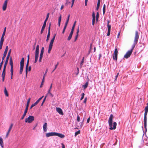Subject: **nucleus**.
<instances>
[{
  "label": "nucleus",
  "instance_id": "69168bd1",
  "mask_svg": "<svg viewBox=\"0 0 148 148\" xmlns=\"http://www.w3.org/2000/svg\"><path fill=\"white\" fill-rule=\"evenodd\" d=\"M58 63H59L58 62V63H57V64L55 66V68H54V70H55L56 69V68H57V67L58 66Z\"/></svg>",
  "mask_w": 148,
  "mask_h": 148
},
{
  "label": "nucleus",
  "instance_id": "c756f323",
  "mask_svg": "<svg viewBox=\"0 0 148 148\" xmlns=\"http://www.w3.org/2000/svg\"><path fill=\"white\" fill-rule=\"evenodd\" d=\"M4 93L5 96L7 97L8 96V92L5 87L4 88Z\"/></svg>",
  "mask_w": 148,
  "mask_h": 148
},
{
  "label": "nucleus",
  "instance_id": "6ab92c4d",
  "mask_svg": "<svg viewBox=\"0 0 148 148\" xmlns=\"http://www.w3.org/2000/svg\"><path fill=\"white\" fill-rule=\"evenodd\" d=\"M11 51V49H10L9 50V51L8 52V55L7 56V57H6V61H5V62H8V60H9V58L10 57V55Z\"/></svg>",
  "mask_w": 148,
  "mask_h": 148
},
{
  "label": "nucleus",
  "instance_id": "b1692460",
  "mask_svg": "<svg viewBox=\"0 0 148 148\" xmlns=\"http://www.w3.org/2000/svg\"><path fill=\"white\" fill-rule=\"evenodd\" d=\"M61 15H60V17H59L58 20V24L59 27L60 26V22L61 20Z\"/></svg>",
  "mask_w": 148,
  "mask_h": 148
},
{
  "label": "nucleus",
  "instance_id": "a18cd8bd",
  "mask_svg": "<svg viewBox=\"0 0 148 148\" xmlns=\"http://www.w3.org/2000/svg\"><path fill=\"white\" fill-rule=\"evenodd\" d=\"M92 19H95V14L94 12L92 14Z\"/></svg>",
  "mask_w": 148,
  "mask_h": 148
},
{
  "label": "nucleus",
  "instance_id": "c03bdc74",
  "mask_svg": "<svg viewBox=\"0 0 148 148\" xmlns=\"http://www.w3.org/2000/svg\"><path fill=\"white\" fill-rule=\"evenodd\" d=\"M99 17V13L98 12H97V14H96V20H97V21L98 20V19Z\"/></svg>",
  "mask_w": 148,
  "mask_h": 148
},
{
  "label": "nucleus",
  "instance_id": "f704fd0d",
  "mask_svg": "<svg viewBox=\"0 0 148 148\" xmlns=\"http://www.w3.org/2000/svg\"><path fill=\"white\" fill-rule=\"evenodd\" d=\"M70 16V15L69 14V15L65 24H68L69 21Z\"/></svg>",
  "mask_w": 148,
  "mask_h": 148
},
{
  "label": "nucleus",
  "instance_id": "4be33fe9",
  "mask_svg": "<svg viewBox=\"0 0 148 148\" xmlns=\"http://www.w3.org/2000/svg\"><path fill=\"white\" fill-rule=\"evenodd\" d=\"M30 98H29L27 100V105L25 108L26 109L28 110L29 106L30 103Z\"/></svg>",
  "mask_w": 148,
  "mask_h": 148
},
{
  "label": "nucleus",
  "instance_id": "7c9ffc66",
  "mask_svg": "<svg viewBox=\"0 0 148 148\" xmlns=\"http://www.w3.org/2000/svg\"><path fill=\"white\" fill-rule=\"evenodd\" d=\"M105 9H106V5L105 4L103 5V14L104 15L105 12Z\"/></svg>",
  "mask_w": 148,
  "mask_h": 148
},
{
  "label": "nucleus",
  "instance_id": "ddd939ff",
  "mask_svg": "<svg viewBox=\"0 0 148 148\" xmlns=\"http://www.w3.org/2000/svg\"><path fill=\"white\" fill-rule=\"evenodd\" d=\"M56 111L60 114L63 115V113L62 110L60 108H56Z\"/></svg>",
  "mask_w": 148,
  "mask_h": 148
},
{
  "label": "nucleus",
  "instance_id": "bf43d9fd",
  "mask_svg": "<svg viewBox=\"0 0 148 148\" xmlns=\"http://www.w3.org/2000/svg\"><path fill=\"white\" fill-rule=\"evenodd\" d=\"M67 25V24H65V25L64 26V29H63L64 30H65V29H66V27Z\"/></svg>",
  "mask_w": 148,
  "mask_h": 148
},
{
  "label": "nucleus",
  "instance_id": "603ef678",
  "mask_svg": "<svg viewBox=\"0 0 148 148\" xmlns=\"http://www.w3.org/2000/svg\"><path fill=\"white\" fill-rule=\"evenodd\" d=\"M87 100V98L85 97L84 99V103H86V102Z\"/></svg>",
  "mask_w": 148,
  "mask_h": 148
},
{
  "label": "nucleus",
  "instance_id": "864d4df0",
  "mask_svg": "<svg viewBox=\"0 0 148 148\" xmlns=\"http://www.w3.org/2000/svg\"><path fill=\"white\" fill-rule=\"evenodd\" d=\"M10 133L8 132H7V133H6V136H5V137L6 138H8V135Z\"/></svg>",
  "mask_w": 148,
  "mask_h": 148
},
{
  "label": "nucleus",
  "instance_id": "774afa93",
  "mask_svg": "<svg viewBox=\"0 0 148 148\" xmlns=\"http://www.w3.org/2000/svg\"><path fill=\"white\" fill-rule=\"evenodd\" d=\"M61 145H62V148H65V146H64V145L63 143H62Z\"/></svg>",
  "mask_w": 148,
  "mask_h": 148
},
{
  "label": "nucleus",
  "instance_id": "5701e85b",
  "mask_svg": "<svg viewBox=\"0 0 148 148\" xmlns=\"http://www.w3.org/2000/svg\"><path fill=\"white\" fill-rule=\"evenodd\" d=\"M73 34V33L71 32H70V34L68 38H67V40H70L71 39Z\"/></svg>",
  "mask_w": 148,
  "mask_h": 148
},
{
  "label": "nucleus",
  "instance_id": "f03ea898",
  "mask_svg": "<svg viewBox=\"0 0 148 148\" xmlns=\"http://www.w3.org/2000/svg\"><path fill=\"white\" fill-rule=\"evenodd\" d=\"M139 33L137 31H136L135 32V34L134 37V43L132 46V47L131 49V50L133 51L134 49L135 45L137 44L138 41L139 39Z\"/></svg>",
  "mask_w": 148,
  "mask_h": 148
},
{
  "label": "nucleus",
  "instance_id": "0e129e2a",
  "mask_svg": "<svg viewBox=\"0 0 148 148\" xmlns=\"http://www.w3.org/2000/svg\"><path fill=\"white\" fill-rule=\"evenodd\" d=\"M110 31H108V32L107 33V36H109L110 35Z\"/></svg>",
  "mask_w": 148,
  "mask_h": 148
},
{
  "label": "nucleus",
  "instance_id": "09e8293b",
  "mask_svg": "<svg viewBox=\"0 0 148 148\" xmlns=\"http://www.w3.org/2000/svg\"><path fill=\"white\" fill-rule=\"evenodd\" d=\"M28 67H26V76L27 75L28 70Z\"/></svg>",
  "mask_w": 148,
  "mask_h": 148
},
{
  "label": "nucleus",
  "instance_id": "052dcab7",
  "mask_svg": "<svg viewBox=\"0 0 148 148\" xmlns=\"http://www.w3.org/2000/svg\"><path fill=\"white\" fill-rule=\"evenodd\" d=\"M77 121L79 122L80 121V117H79V116H77Z\"/></svg>",
  "mask_w": 148,
  "mask_h": 148
},
{
  "label": "nucleus",
  "instance_id": "0eeeda50",
  "mask_svg": "<svg viewBox=\"0 0 148 148\" xmlns=\"http://www.w3.org/2000/svg\"><path fill=\"white\" fill-rule=\"evenodd\" d=\"M118 50L117 48H115L114 51V54L113 55V58L114 60H117V58Z\"/></svg>",
  "mask_w": 148,
  "mask_h": 148
},
{
  "label": "nucleus",
  "instance_id": "37998d69",
  "mask_svg": "<svg viewBox=\"0 0 148 148\" xmlns=\"http://www.w3.org/2000/svg\"><path fill=\"white\" fill-rule=\"evenodd\" d=\"M47 96V95L43 99V101L42 103H41V106H42L43 105L44 103V102L45 101V100H46V98Z\"/></svg>",
  "mask_w": 148,
  "mask_h": 148
},
{
  "label": "nucleus",
  "instance_id": "1a4fd4ad",
  "mask_svg": "<svg viewBox=\"0 0 148 148\" xmlns=\"http://www.w3.org/2000/svg\"><path fill=\"white\" fill-rule=\"evenodd\" d=\"M10 64L11 66L10 72L12 73L13 72V62L11 57L10 58Z\"/></svg>",
  "mask_w": 148,
  "mask_h": 148
},
{
  "label": "nucleus",
  "instance_id": "f257e3e1",
  "mask_svg": "<svg viewBox=\"0 0 148 148\" xmlns=\"http://www.w3.org/2000/svg\"><path fill=\"white\" fill-rule=\"evenodd\" d=\"M113 119V116L112 114H111L108 119V124L110 127L109 129L111 130H115L116 128L117 125L116 122H114L112 124V119Z\"/></svg>",
  "mask_w": 148,
  "mask_h": 148
},
{
  "label": "nucleus",
  "instance_id": "c85d7f7f",
  "mask_svg": "<svg viewBox=\"0 0 148 148\" xmlns=\"http://www.w3.org/2000/svg\"><path fill=\"white\" fill-rule=\"evenodd\" d=\"M24 58H23L21 59V60L20 62V65H22V66H24Z\"/></svg>",
  "mask_w": 148,
  "mask_h": 148
},
{
  "label": "nucleus",
  "instance_id": "2f4dec72",
  "mask_svg": "<svg viewBox=\"0 0 148 148\" xmlns=\"http://www.w3.org/2000/svg\"><path fill=\"white\" fill-rule=\"evenodd\" d=\"M4 37V36H1V40H0V43L3 44V42L4 40V38H3Z\"/></svg>",
  "mask_w": 148,
  "mask_h": 148
},
{
  "label": "nucleus",
  "instance_id": "4d7b16f0",
  "mask_svg": "<svg viewBox=\"0 0 148 148\" xmlns=\"http://www.w3.org/2000/svg\"><path fill=\"white\" fill-rule=\"evenodd\" d=\"M78 35H76L75 38V41H76L77 40V38L78 37Z\"/></svg>",
  "mask_w": 148,
  "mask_h": 148
},
{
  "label": "nucleus",
  "instance_id": "e2e57ef3",
  "mask_svg": "<svg viewBox=\"0 0 148 148\" xmlns=\"http://www.w3.org/2000/svg\"><path fill=\"white\" fill-rule=\"evenodd\" d=\"M29 61H27V63L26 65V67H28Z\"/></svg>",
  "mask_w": 148,
  "mask_h": 148
},
{
  "label": "nucleus",
  "instance_id": "a211bd4d",
  "mask_svg": "<svg viewBox=\"0 0 148 148\" xmlns=\"http://www.w3.org/2000/svg\"><path fill=\"white\" fill-rule=\"evenodd\" d=\"M43 131L44 132H46L47 130V123H45L43 126Z\"/></svg>",
  "mask_w": 148,
  "mask_h": 148
},
{
  "label": "nucleus",
  "instance_id": "338daca9",
  "mask_svg": "<svg viewBox=\"0 0 148 148\" xmlns=\"http://www.w3.org/2000/svg\"><path fill=\"white\" fill-rule=\"evenodd\" d=\"M3 44L0 43V49H1L2 48Z\"/></svg>",
  "mask_w": 148,
  "mask_h": 148
},
{
  "label": "nucleus",
  "instance_id": "ea45409f",
  "mask_svg": "<svg viewBox=\"0 0 148 148\" xmlns=\"http://www.w3.org/2000/svg\"><path fill=\"white\" fill-rule=\"evenodd\" d=\"M107 27L108 28V31H110L111 28V26L110 25H107Z\"/></svg>",
  "mask_w": 148,
  "mask_h": 148
},
{
  "label": "nucleus",
  "instance_id": "f8f14e48",
  "mask_svg": "<svg viewBox=\"0 0 148 148\" xmlns=\"http://www.w3.org/2000/svg\"><path fill=\"white\" fill-rule=\"evenodd\" d=\"M8 0H6L4 1V3H3V5L2 8L3 10V11H5L6 10L7 6V3Z\"/></svg>",
  "mask_w": 148,
  "mask_h": 148
},
{
  "label": "nucleus",
  "instance_id": "4c0bfd02",
  "mask_svg": "<svg viewBox=\"0 0 148 148\" xmlns=\"http://www.w3.org/2000/svg\"><path fill=\"white\" fill-rule=\"evenodd\" d=\"M80 130H79V131H77V132H76L75 133V136H76L77 135L79 134L80 133Z\"/></svg>",
  "mask_w": 148,
  "mask_h": 148
},
{
  "label": "nucleus",
  "instance_id": "a878e982",
  "mask_svg": "<svg viewBox=\"0 0 148 148\" xmlns=\"http://www.w3.org/2000/svg\"><path fill=\"white\" fill-rule=\"evenodd\" d=\"M88 82H86L84 85H83L82 87L84 88V89L88 87Z\"/></svg>",
  "mask_w": 148,
  "mask_h": 148
},
{
  "label": "nucleus",
  "instance_id": "2eb2a0df",
  "mask_svg": "<svg viewBox=\"0 0 148 148\" xmlns=\"http://www.w3.org/2000/svg\"><path fill=\"white\" fill-rule=\"evenodd\" d=\"M55 132H51L47 133L46 134V136L47 137L52 136H55Z\"/></svg>",
  "mask_w": 148,
  "mask_h": 148
},
{
  "label": "nucleus",
  "instance_id": "79ce46f5",
  "mask_svg": "<svg viewBox=\"0 0 148 148\" xmlns=\"http://www.w3.org/2000/svg\"><path fill=\"white\" fill-rule=\"evenodd\" d=\"M5 71H3H3L2 74V77H5Z\"/></svg>",
  "mask_w": 148,
  "mask_h": 148
},
{
  "label": "nucleus",
  "instance_id": "412c9836",
  "mask_svg": "<svg viewBox=\"0 0 148 148\" xmlns=\"http://www.w3.org/2000/svg\"><path fill=\"white\" fill-rule=\"evenodd\" d=\"M0 145L2 148H3L4 147V144L3 140V138L0 137Z\"/></svg>",
  "mask_w": 148,
  "mask_h": 148
},
{
  "label": "nucleus",
  "instance_id": "58836bf2",
  "mask_svg": "<svg viewBox=\"0 0 148 148\" xmlns=\"http://www.w3.org/2000/svg\"><path fill=\"white\" fill-rule=\"evenodd\" d=\"M85 95L84 94V93H83L81 95V97L80 98V100H82L84 98V96Z\"/></svg>",
  "mask_w": 148,
  "mask_h": 148
},
{
  "label": "nucleus",
  "instance_id": "680f3d73",
  "mask_svg": "<svg viewBox=\"0 0 148 148\" xmlns=\"http://www.w3.org/2000/svg\"><path fill=\"white\" fill-rule=\"evenodd\" d=\"M119 73H117V74L115 76V80H116V79H117V78L118 77V76H119Z\"/></svg>",
  "mask_w": 148,
  "mask_h": 148
},
{
  "label": "nucleus",
  "instance_id": "72a5a7b5",
  "mask_svg": "<svg viewBox=\"0 0 148 148\" xmlns=\"http://www.w3.org/2000/svg\"><path fill=\"white\" fill-rule=\"evenodd\" d=\"M44 47H42V49H41V52H40V54H41V55H43V53H44Z\"/></svg>",
  "mask_w": 148,
  "mask_h": 148
},
{
  "label": "nucleus",
  "instance_id": "6e6d98bb",
  "mask_svg": "<svg viewBox=\"0 0 148 148\" xmlns=\"http://www.w3.org/2000/svg\"><path fill=\"white\" fill-rule=\"evenodd\" d=\"M13 126V124L12 123H11V124L10 126V127L9 129H12V128Z\"/></svg>",
  "mask_w": 148,
  "mask_h": 148
},
{
  "label": "nucleus",
  "instance_id": "393cba45",
  "mask_svg": "<svg viewBox=\"0 0 148 148\" xmlns=\"http://www.w3.org/2000/svg\"><path fill=\"white\" fill-rule=\"evenodd\" d=\"M76 21H75L73 24V26H72V29L71 31V32L73 33L75 27V25L76 24Z\"/></svg>",
  "mask_w": 148,
  "mask_h": 148
},
{
  "label": "nucleus",
  "instance_id": "f3484780",
  "mask_svg": "<svg viewBox=\"0 0 148 148\" xmlns=\"http://www.w3.org/2000/svg\"><path fill=\"white\" fill-rule=\"evenodd\" d=\"M55 136H58L59 137L62 138H64L65 137V136L64 134L56 132H55Z\"/></svg>",
  "mask_w": 148,
  "mask_h": 148
},
{
  "label": "nucleus",
  "instance_id": "5fc2aeb1",
  "mask_svg": "<svg viewBox=\"0 0 148 148\" xmlns=\"http://www.w3.org/2000/svg\"><path fill=\"white\" fill-rule=\"evenodd\" d=\"M90 120V117H89L87 119V123H88L89 122Z\"/></svg>",
  "mask_w": 148,
  "mask_h": 148
},
{
  "label": "nucleus",
  "instance_id": "bb28decb",
  "mask_svg": "<svg viewBox=\"0 0 148 148\" xmlns=\"http://www.w3.org/2000/svg\"><path fill=\"white\" fill-rule=\"evenodd\" d=\"M23 66H22V65H20V70L19 72V73L20 74H21L22 73L23 71Z\"/></svg>",
  "mask_w": 148,
  "mask_h": 148
},
{
  "label": "nucleus",
  "instance_id": "c9c22d12",
  "mask_svg": "<svg viewBox=\"0 0 148 148\" xmlns=\"http://www.w3.org/2000/svg\"><path fill=\"white\" fill-rule=\"evenodd\" d=\"M44 81H45V78H43L41 84L40 86V88H41L42 87V85H43V83L44 82Z\"/></svg>",
  "mask_w": 148,
  "mask_h": 148
},
{
  "label": "nucleus",
  "instance_id": "39448f33",
  "mask_svg": "<svg viewBox=\"0 0 148 148\" xmlns=\"http://www.w3.org/2000/svg\"><path fill=\"white\" fill-rule=\"evenodd\" d=\"M49 16V13H48L47 14V15L46 18L45 20L44 21L43 25L42 27L41 31V34H42V33H43V32L44 31V29H45V26L46 25V22L47 21L48 18Z\"/></svg>",
  "mask_w": 148,
  "mask_h": 148
},
{
  "label": "nucleus",
  "instance_id": "7ed1b4c3",
  "mask_svg": "<svg viewBox=\"0 0 148 148\" xmlns=\"http://www.w3.org/2000/svg\"><path fill=\"white\" fill-rule=\"evenodd\" d=\"M56 35V34H54L53 38L51 40L50 42V43L49 45V49H48V53H51V50L52 49V47H53V44L54 40H55Z\"/></svg>",
  "mask_w": 148,
  "mask_h": 148
},
{
  "label": "nucleus",
  "instance_id": "4468645a",
  "mask_svg": "<svg viewBox=\"0 0 148 148\" xmlns=\"http://www.w3.org/2000/svg\"><path fill=\"white\" fill-rule=\"evenodd\" d=\"M50 26H51V24L50 23L49 27L48 29V32L47 34V38L46 39V41L47 42H48L50 38Z\"/></svg>",
  "mask_w": 148,
  "mask_h": 148
},
{
  "label": "nucleus",
  "instance_id": "20e7f679",
  "mask_svg": "<svg viewBox=\"0 0 148 148\" xmlns=\"http://www.w3.org/2000/svg\"><path fill=\"white\" fill-rule=\"evenodd\" d=\"M34 117L33 116H29L27 118H26L25 119V122L26 123H30L33 122L34 120Z\"/></svg>",
  "mask_w": 148,
  "mask_h": 148
},
{
  "label": "nucleus",
  "instance_id": "49530a36",
  "mask_svg": "<svg viewBox=\"0 0 148 148\" xmlns=\"http://www.w3.org/2000/svg\"><path fill=\"white\" fill-rule=\"evenodd\" d=\"M48 71V69H46V71H45V73L44 74V75H43V78H45V76H46V74L47 73V72Z\"/></svg>",
  "mask_w": 148,
  "mask_h": 148
},
{
  "label": "nucleus",
  "instance_id": "3c124183",
  "mask_svg": "<svg viewBox=\"0 0 148 148\" xmlns=\"http://www.w3.org/2000/svg\"><path fill=\"white\" fill-rule=\"evenodd\" d=\"M36 42H35L34 45H33V50H34L35 49V46H36Z\"/></svg>",
  "mask_w": 148,
  "mask_h": 148
},
{
  "label": "nucleus",
  "instance_id": "473e14b6",
  "mask_svg": "<svg viewBox=\"0 0 148 148\" xmlns=\"http://www.w3.org/2000/svg\"><path fill=\"white\" fill-rule=\"evenodd\" d=\"M8 63V62H5V64H4V65L3 70V71H5L6 66L7 64Z\"/></svg>",
  "mask_w": 148,
  "mask_h": 148
},
{
  "label": "nucleus",
  "instance_id": "e433bc0d",
  "mask_svg": "<svg viewBox=\"0 0 148 148\" xmlns=\"http://www.w3.org/2000/svg\"><path fill=\"white\" fill-rule=\"evenodd\" d=\"M6 30V27H5V28L4 29V30L3 33L2 35V36H4L5 34V33Z\"/></svg>",
  "mask_w": 148,
  "mask_h": 148
},
{
  "label": "nucleus",
  "instance_id": "9b49d317",
  "mask_svg": "<svg viewBox=\"0 0 148 148\" xmlns=\"http://www.w3.org/2000/svg\"><path fill=\"white\" fill-rule=\"evenodd\" d=\"M52 84H51L50 87L49 88L48 90L47 95L50 96L51 97H53V95L51 92V90L52 88Z\"/></svg>",
  "mask_w": 148,
  "mask_h": 148
},
{
  "label": "nucleus",
  "instance_id": "aec40b11",
  "mask_svg": "<svg viewBox=\"0 0 148 148\" xmlns=\"http://www.w3.org/2000/svg\"><path fill=\"white\" fill-rule=\"evenodd\" d=\"M27 110H28L25 109V110L24 112V113H23L22 117L21 118V120H23L24 118L25 117V115H26V113L27 112Z\"/></svg>",
  "mask_w": 148,
  "mask_h": 148
},
{
  "label": "nucleus",
  "instance_id": "423d86ee",
  "mask_svg": "<svg viewBox=\"0 0 148 148\" xmlns=\"http://www.w3.org/2000/svg\"><path fill=\"white\" fill-rule=\"evenodd\" d=\"M39 45H37L36 47L35 53V59H38L39 54Z\"/></svg>",
  "mask_w": 148,
  "mask_h": 148
},
{
  "label": "nucleus",
  "instance_id": "dca6fc26",
  "mask_svg": "<svg viewBox=\"0 0 148 148\" xmlns=\"http://www.w3.org/2000/svg\"><path fill=\"white\" fill-rule=\"evenodd\" d=\"M147 117H144V126L146 131H147Z\"/></svg>",
  "mask_w": 148,
  "mask_h": 148
},
{
  "label": "nucleus",
  "instance_id": "13d9d810",
  "mask_svg": "<svg viewBox=\"0 0 148 148\" xmlns=\"http://www.w3.org/2000/svg\"><path fill=\"white\" fill-rule=\"evenodd\" d=\"M88 0H85V6H86L87 5V3Z\"/></svg>",
  "mask_w": 148,
  "mask_h": 148
},
{
  "label": "nucleus",
  "instance_id": "8fccbe9b",
  "mask_svg": "<svg viewBox=\"0 0 148 148\" xmlns=\"http://www.w3.org/2000/svg\"><path fill=\"white\" fill-rule=\"evenodd\" d=\"M95 19H92V25H94L95 24Z\"/></svg>",
  "mask_w": 148,
  "mask_h": 148
},
{
  "label": "nucleus",
  "instance_id": "cd10ccee",
  "mask_svg": "<svg viewBox=\"0 0 148 148\" xmlns=\"http://www.w3.org/2000/svg\"><path fill=\"white\" fill-rule=\"evenodd\" d=\"M100 0H98V2L97 5V10L99 8L100 5Z\"/></svg>",
  "mask_w": 148,
  "mask_h": 148
},
{
  "label": "nucleus",
  "instance_id": "de8ad7c7",
  "mask_svg": "<svg viewBox=\"0 0 148 148\" xmlns=\"http://www.w3.org/2000/svg\"><path fill=\"white\" fill-rule=\"evenodd\" d=\"M3 64V60H2L1 62L0 63V71L1 70V68L2 67V65Z\"/></svg>",
  "mask_w": 148,
  "mask_h": 148
},
{
  "label": "nucleus",
  "instance_id": "6e6552de",
  "mask_svg": "<svg viewBox=\"0 0 148 148\" xmlns=\"http://www.w3.org/2000/svg\"><path fill=\"white\" fill-rule=\"evenodd\" d=\"M132 51L130 50L128 51L126 54L124 56V58H129L132 52Z\"/></svg>",
  "mask_w": 148,
  "mask_h": 148
},
{
  "label": "nucleus",
  "instance_id": "a19ab883",
  "mask_svg": "<svg viewBox=\"0 0 148 148\" xmlns=\"http://www.w3.org/2000/svg\"><path fill=\"white\" fill-rule=\"evenodd\" d=\"M84 62V57H83L80 63V65L81 66L83 65Z\"/></svg>",
  "mask_w": 148,
  "mask_h": 148
},
{
  "label": "nucleus",
  "instance_id": "9d476101",
  "mask_svg": "<svg viewBox=\"0 0 148 148\" xmlns=\"http://www.w3.org/2000/svg\"><path fill=\"white\" fill-rule=\"evenodd\" d=\"M8 46H6L5 50V51L3 53V56L2 58V59L3 60H3L4 59L5 57L6 56L7 53L8 52Z\"/></svg>",
  "mask_w": 148,
  "mask_h": 148
}]
</instances>
